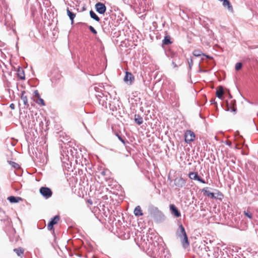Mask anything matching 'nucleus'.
Masks as SVG:
<instances>
[{
	"instance_id": "1",
	"label": "nucleus",
	"mask_w": 258,
	"mask_h": 258,
	"mask_svg": "<svg viewBox=\"0 0 258 258\" xmlns=\"http://www.w3.org/2000/svg\"><path fill=\"white\" fill-rule=\"evenodd\" d=\"M177 234L180 239L182 246L184 248H187L189 246V242L188 239L187 235L186 233L185 229L182 225L180 224L177 231Z\"/></svg>"
},
{
	"instance_id": "2",
	"label": "nucleus",
	"mask_w": 258,
	"mask_h": 258,
	"mask_svg": "<svg viewBox=\"0 0 258 258\" xmlns=\"http://www.w3.org/2000/svg\"><path fill=\"white\" fill-rule=\"evenodd\" d=\"M195 133L190 130L186 131L184 133V140L186 143H189L195 140Z\"/></svg>"
},
{
	"instance_id": "3",
	"label": "nucleus",
	"mask_w": 258,
	"mask_h": 258,
	"mask_svg": "<svg viewBox=\"0 0 258 258\" xmlns=\"http://www.w3.org/2000/svg\"><path fill=\"white\" fill-rule=\"evenodd\" d=\"M232 98H230V99L226 100V110L228 111L235 112L236 110V105H235V100L231 99Z\"/></svg>"
},
{
	"instance_id": "4",
	"label": "nucleus",
	"mask_w": 258,
	"mask_h": 258,
	"mask_svg": "<svg viewBox=\"0 0 258 258\" xmlns=\"http://www.w3.org/2000/svg\"><path fill=\"white\" fill-rule=\"evenodd\" d=\"M39 191L40 194L46 199L51 197L52 195L51 190L47 187H41Z\"/></svg>"
},
{
	"instance_id": "5",
	"label": "nucleus",
	"mask_w": 258,
	"mask_h": 258,
	"mask_svg": "<svg viewBox=\"0 0 258 258\" xmlns=\"http://www.w3.org/2000/svg\"><path fill=\"white\" fill-rule=\"evenodd\" d=\"M96 11L100 14H104L106 10L105 5L101 3H97L95 5Z\"/></svg>"
},
{
	"instance_id": "6",
	"label": "nucleus",
	"mask_w": 258,
	"mask_h": 258,
	"mask_svg": "<svg viewBox=\"0 0 258 258\" xmlns=\"http://www.w3.org/2000/svg\"><path fill=\"white\" fill-rule=\"evenodd\" d=\"M185 180L181 177H176L174 180V183L175 186L178 187H182L185 184Z\"/></svg>"
},
{
	"instance_id": "7",
	"label": "nucleus",
	"mask_w": 258,
	"mask_h": 258,
	"mask_svg": "<svg viewBox=\"0 0 258 258\" xmlns=\"http://www.w3.org/2000/svg\"><path fill=\"white\" fill-rule=\"evenodd\" d=\"M188 177L192 180H198L203 183H205L206 182L202 179L199 175L197 172H191L188 174Z\"/></svg>"
},
{
	"instance_id": "8",
	"label": "nucleus",
	"mask_w": 258,
	"mask_h": 258,
	"mask_svg": "<svg viewBox=\"0 0 258 258\" xmlns=\"http://www.w3.org/2000/svg\"><path fill=\"white\" fill-rule=\"evenodd\" d=\"M169 208L171 214L173 215L175 217H179L181 216L180 212L174 205L170 204L169 205Z\"/></svg>"
},
{
	"instance_id": "9",
	"label": "nucleus",
	"mask_w": 258,
	"mask_h": 258,
	"mask_svg": "<svg viewBox=\"0 0 258 258\" xmlns=\"http://www.w3.org/2000/svg\"><path fill=\"white\" fill-rule=\"evenodd\" d=\"M59 220V216L58 215L55 216L50 222L48 224L47 228L49 230H51L53 229V225L57 224Z\"/></svg>"
},
{
	"instance_id": "10",
	"label": "nucleus",
	"mask_w": 258,
	"mask_h": 258,
	"mask_svg": "<svg viewBox=\"0 0 258 258\" xmlns=\"http://www.w3.org/2000/svg\"><path fill=\"white\" fill-rule=\"evenodd\" d=\"M134 213L137 217H139L143 215L142 210L140 206H137L134 209Z\"/></svg>"
},
{
	"instance_id": "11",
	"label": "nucleus",
	"mask_w": 258,
	"mask_h": 258,
	"mask_svg": "<svg viewBox=\"0 0 258 258\" xmlns=\"http://www.w3.org/2000/svg\"><path fill=\"white\" fill-rule=\"evenodd\" d=\"M223 95H226V92L222 86H219L216 91V97H222Z\"/></svg>"
},
{
	"instance_id": "12",
	"label": "nucleus",
	"mask_w": 258,
	"mask_h": 258,
	"mask_svg": "<svg viewBox=\"0 0 258 258\" xmlns=\"http://www.w3.org/2000/svg\"><path fill=\"white\" fill-rule=\"evenodd\" d=\"M8 200L10 203H18L19 201H22V199L20 197H15L14 196H11L8 197Z\"/></svg>"
},
{
	"instance_id": "13",
	"label": "nucleus",
	"mask_w": 258,
	"mask_h": 258,
	"mask_svg": "<svg viewBox=\"0 0 258 258\" xmlns=\"http://www.w3.org/2000/svg\"><path fill=\"white\" fill-rule=\"evenodd\" d=\"M193 55L197 57H198V56H201L202 55H203V56H206L208 58H209V59L212 58V57H211L209 55H206L204 54L200 50H194L193 51Z\"/></svg>"
},
{
	"instance_id": "14",
	"label": "nucleus",
	"mask_w": 258,
	"mask_h": 258,
	"mask_svg": "<svg viewBox=\"0 0 258 258\" xmlns=\"http://www.w3.org/2000/svg\"><path fill=\"white\" fill-rule=\"evenodd\" d=\"M133 79L134 77L131 73L127 72H126V74L124 78V80L125 82H128V81H130V82H131Z\"/></svg>"
},
{
	"instance_id": "15",
	"label": "nucleus",
	"mask_w": 258,
	"mask_h": 258,
	"mask_svg": "<svg viewBox=\"0 0 258 258\" xmlns=\"http://www.w3.org/2000/svg\"><path fill=\"white\" fill-rule=\"evenodd\" d=\"M67 12L68 16L69 17L70 20H71L72 24L74 23V19L76 17V14L72 12H71L69 8L67 9Z\"/></svg>"
},
{
	"instance_id": "16",
	"label": "nucleus",
	"mask_w": 258,
	"mask_h": 258,
	"mask_svg": "<svg viewBox=\"0 0 258 258\" xmlns=\"http://www.w3.org/2000/svg\"><path fill=\"white\" fill-rule=\"evenodd\" d=\"M17 75L21 80H24L25 78V74L23 70L19 68L17 71Z\"/></svg>"
},
{
	"instance_id": "17",
	"label": "nucleus",
	"mask_w": 258,
	"mask_h": 258,
	"mask_svg": "<svg viewBox=\"0 0 258 258\" xmlns=\"http://www.w3.org/2000/svg\"><path fill=\"white\" fill-rule=\"evenodd\" d=\"M34 102H35L41 106L45 105L44 101L41 98H31Z\"/></svg>"
},
{
	"instance_id": "18",
	"label": "nucleus",
	"mask_w": 258,
	"mask_h": 258,
	"mask_svg": "<svg viewBox=\"0 0 258 258\" xmlns=\"http://www.w3.org/2000/svg\"><path fill=\"white\" fill-rule=\"evenodd\" d=\"M223 5L224 7H227V9L229 11H232V7L230 4V3L228 0H224L223 1Z\"/></svg>"
},
{
	"instance_id": "19",
	"label": "nucleus",
	"mask_w": 258,
	"mask_h": 258,
	"mask_svg": "<svg viewBox=\"0 0 258 258\" xmlns=\"http://www.w3.org/2000/svg\"><path fill=\"white\" fill-rule=\"evenodd\" d=\"M14 251L17 253L18 256H22L24 254V249L22 248L19 247L15 248Z\"/></svg>"
},
{
	"instance_id": "20",
	"label": "nucleus",
	"mask_w": 258,
	"mask_h": 258,
	"mask_svg": "<svg viewBox=\"0 0 258 258\" xmlns=\"http://www.w3.org/2000/svg\"><path fill=\"white\" fill-rule=\"evenodd\" d=\"M90 17L92 19L95 20V21H96L97 22H99L100 21L99 18L98 17V16L95 14V13L93 11L91 10L90 11Z\"/></svg>"
},
{
	"instance_id": "21",
	"label": "nucleus",
	"mask_w": 258,
	"mask_h": 258,
	"mask_svg": "<svg viewBox=\"0 0 258 258\" xmlns=\"http://www.w3.org/2000/svg\"><path fill=\"white\" fill-rule=\"evenodd\" d=\"M172 42L170 41V37L169 36H166L163 40V44L164 45H168Z\"/></svg>"
},
{
	"instance_id": "22",
	"label": "nucleus",
	"mask_w": 258,
	"mask_h": 258,
	"mask_svg": "<svg viewBox=\"0 0 258 258\" xmlns=\"http://www.w3.org/2000/svg\"><path fill=\"white\" fill-rule=\"evenodd\" d=\"M204 191V194L207 196L208 197H209L211 198H215L214 194L213 192H210L209 191L207 190H205Z\"/></svg>"
},
{
	"instance_id": "23",
	"label": "nucleus",
	"mask_w": 258,
	"mask_h": 258,
	"mask_svg": "<svg viewBox=\"0 0 258 258\" xmlns=\"http://www.w3.org/2000/svg\"><path fill=\"white\" fill-rule=\"evenodd\" d=\"M244 215L248 218L251 219L252 218V213L248 210L244 211L243 212Z\"/></svg>"
},
{
	"instance_id": "24",
	"label": "nucleus",
	"mask_w": 258,
	"mask_h": 258,
	"mask_svg": "<svg viewBox=\"0 0 258 258\" xmlns=\"http://www.w3.org/2000/svg\"><path fill=\"white\" fill-rule=\"evenodd\" d=\"M9 163L10 165H11L13 167H14L16 169H18L20 168L19 165L15 162L12 161H9Z\"/></svg>"
},
{
	"instance_id": "25",
	"label": "nucleus",
	"mask_w": 258,
	"mask_h": 258,
	"mask_svg": "<svg viewBox=\"0 0 258 258\" xmlns=\"http://www.w3.org/2000/svg\"><path fill=\"white\" fill-rule=\"evenodd\" d=\"M242 66V64L241 62H237L235 64V69L236 71L240 70Z\"/></svg>"
},
{
	"instance_id": "26",
	"label": "nucleus",
	"mask_w": 258,
	"mask_h": 258,
	"mask_svg": "<svg viewBox=\"0 0 258 258\" xmlns=\"http://www.w3.org/2000/svg\"><path fill=\"white\" fill-rule=\"evenodd\" d=\"M135 121L139 125L143 123V119L141 117L136 118Z\"/></svg>"
},
{
	"instance_id": "27",
	"label": "nucleus",
	"mask_w": 258,
	"mask_h": 258,
	"mask_svg": "<svg viewBox=\"0 0 258 258\" xmlns=\"http://www.w3.org/2000/svg\"><path fill=\"white\" fill-rule=\"evenodd\" d=\"M89 29L93 34H97L96 30L92 26H90L89 27Z\"/></svg>"
},
{
	"instance_id": "28",
	"label": "nucleus",
	"mask_w": 258,
	"mask_h": 258,
	"mask_svg": "<svg viewBox=\"0 0 258 258\" xmlns=\"http://www.w3.org/2000/svg\"><path fill=\"white\" fill-rule=\"evenodd\" d=\"M21 100L25 105H28L27 98H21Z\"/></svg>"
},
{
	"instance_id": "29",
	"label": "nucleus",
	"mask_w": 258,
	"mask_h": 258,
	"mask_svg": "<svg viewBox=\"0 0 258 258\" xmlns=\"http://www.w3.org/2000/svg\"><path fill=\"white\" fill-rule=\"evenodd\" d=\"M33 94H34V97H40L38 91L37 90H34Z\"/></svg>"
},
{
	"instance_id": "30",
	"label": "nucleus",
	"mask_w": 258,
	"mask_h": 258,
	"mask_svg": "<svg viewBox=\"0 0 258 258\" xmlns=\"http://www.w3.org/2000/svg\"><path fill=\"white\" fill-rule=\"evenodd\" d=\"M189 68L190 69L193 65V61L192 59H190L188 61Z\"/></svg>"
},
{
	"instance_id": "31",
	"label": "nucleus",
	"mask_w": 258,
	"mask_h": 258,
	"mask_svg": "<svg viewBox=\"0 0 258 258\" xmlns=\"http://www.w3.org/2000/svg\"><path fill=\"white\" fill-rule=\"evenodd\" d=\"M225 91V92H226V95H225L226 96V95H228L229 96V97H232V95H231V94H230V91H229V90H227Z\"/></svg>"
},
{
	"instance_id": "32",
	"label": "nucleus",
	"mask_w": 258,
	"mask_h": 258,
	"mask_svg": "<svg viewBox=\"0 0 258 258\" xmlns=\"http://www.w3.org/2000/svg\"><path fill=\"white\" fill-rule=\"evenodd\" d=\"M117 136L120 141H121L123 144L125 143L124 140H123L118 135H117Z\"/></svg>"
},
{
	"instance_id": "33",
	"label": "nucleus",
	"mask_w": 258,
	"mask_h": 258,
	"mask_svg": "<svg viewBox=\"0 0 258 258\" xmlns=\"http://www.w3.org/2000/svg\"><path fill=\"white\" fill-rule=\"evenodd\" d=\"M10 107L12 109H14L15 106L14 104L12 103L10 104Z\"/></svg>"
},
{
	"instance_id": "34",
	"label": "nucleus",
	"mask_w": 258,
	"mask_h": 258,
	"mask_svg": "<svg viewBox=\"0 0 258 258\" xmlns=\"http://www.w3.org/2000/svg\"><path fill=\"white\" fill-rule=\"evenodd\" d=\"M210 102H211V104H215L216 102L215 101V100L213 99H212L211 100H210Z\"/></svg>"
},
{
	"instance_id": "35",
	"label": "nucleus",
	"mask_w": 258,
	"mask_h": 258,
	"mask_svg": "<svg viewBox=\"0 0 258 258\" xmlns=\"http://www.w3.org/2000/svg\"><path fill=\"white\" fill-rule=\"evenodd\" d=\"M155 210H156V211H157L158 212H160V211L158 209V208H155Z\"/></svg>"
},
{
	"instance_id": "36",
	"label": "nucleus",
	"mask_w": 258,
	"mask_h": 258,
	"mask_svg": "<svg viewBox=\"0 0 258 258\" xmlns=\"http://www.w3.org/2000/svg\"><path fill=\"white\" fill-rule=\"evenodd\" d=\"M88 202H89L90 204H92V201H91L89 200V201H88Z\"/></svg>"
},
{
	"instance_id": "37",
	"label": "nucleus",
	"mask_w": 258,
	"mask_h": 258,
	"mask_svg": "<svg viewBox=\"0 0 258 258\" xmlns=\"http://www.w3.org/2000/svg\"><path fill=\"white\" fill-rule=\"evenodd\" d=\"M31 105H32V106H34V105H34V104L33 103L31 102Z\"/></svg>"
}]
</instances>
